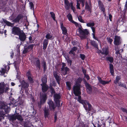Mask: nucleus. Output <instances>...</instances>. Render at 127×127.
<instances>
[{"label":"nucleus","instance_id":"obj_53","mask_svg":"<svg viewBox=\"0 0 127 127\" xmlns=\"http://www.w3.org/2000/svg\"><path fill=\"white\" fill-rule=\"evenodd\" d=\"M34 46V45L31 44V45H29L28 46H26V47H27V48H28V50L30 49H31V50H32L33 49Z\"/></svg>","mask_w":127,"mask_h":127},{"label":"nucleus","instance_id":"obj_17","mask_svg":"<svg viewBox=\"0 0 127 127\" xmlns=\"http://www.w3.org/2000/svg\"><path fill=\"white\" fill-rule=\"evenodd\" d=\"M71 2L69 3L68 0H64V6L66 9L68 10L71 6Z\"/></svg>","mask_w":127,"mask_h":127},{"label":"nucleus","instance_id":"obj_42","mask_svg":"<svg viewBox=\"0 0 127 127\" xmlns=\"http://www.w3.org/2000/svg\"><path fill=\"white\" fill-rule=\"evenodd\" d=\"M120 79L121 78L119 76H117L116 79L114 80V83L115 84H117Z\"/></svg>","mask_w":127,"mask_h":127},{"label":"nucleus","instance_id":"obj_51","mask_svg":"<svg viewBox=\"0 0 127 127\" xmlns=\"http://www.w3.org/2000/svg\"><path fill=\"white\" fill-rule=\"evenodd\" d=\"M66 85L67 89L68 90H70L71 88V84L69 82H66Z\"/></svg>","mask_w":127,"mask_h":127},{"label":"nucleus","instance_id":"obj_43","mask_svg":"<svg viewBox=\"0 0 127 127\" xmlns=\"http://www.w3.org/2000/svg\"><path fill=\"white\" fill-rule=\"evenodd\" d=\"M10 99L11 101V103H9V105H11V104H15L16 102V101H15V99L13 98L12 97L10 98Z\"/></svg>","mask_w":127,"mask_h":127},{"label":"nucleus","instance_id":"obj_14","mask_svg":"<svg viewBox=\"0 0 127 127\" xmlns=\"http://www.w3.org/2000/svg\"><path fill=\"white\" fill-rule=\"evenodd\" d=\"M69 70V69L67 67L64 68H61V73L64 75H65L68 73V72Z\"/></svg>","mask_w":127,"mask_h":127},{"label":"nucleus","instance_id":"obj_35","mask_svg":"<svg viewBox=\"0 0 127 127\" xmlns=\"http://www.w3.org/2000/svg\"><path fill=\"white\" fill-rule=\"evenodd\" d=\"M65 58L68 64H69V65L71 66L72 64V61L70 59L68 56L65 57Z\"/></svg>","mask_w":127,"mask_h":127},{"label":"nucleus","instance_id":"obj_57","mask_svg":"<svg viewBox=\"0 0 127 127\" xmlns=\"http://www.w3.org/2000/svg\"><path fill=\"white\" fill-rule=\"evenodd\" d=\"M28 78L30 83H32L33 82V80L31 76H28Z\"/></svg>","mask_w":127,"mask_h":127},{"label":"nucleus","instance_id":"obj_9","mask_svg":"<svg viewBox=\"0 0 127 127\" xmlns=\"http://www.w3.org/2000/svg\"><path fill=\"white\" fill-rule=\"evenodd\" d=\"M53 74L57 82L59 84L61 78L59 73L56 71L54 70L53 72Z\"/></svg>","mask_w":127,"mask_h":127},{"label":"nucleus","instance_id":"obj_47","mask_svg":"<svg viewBox=\"0 0 127 127\" xmlns=\"http://www.w3.org/2000/svg\"><path fill=\"white\" fill-rule=\"evenodd\" d=\"M14 66L15 68L16 69V71L17 72V74H18V73L19 72V69L18 68V64H17L15 62L14 63Z\"/></svg>","mask_w":127,"mask_h":127},{"label":"nucleus","instance_id":"obj_60","mask_svg":"<svg viewBox=\"0 0 127 127\" xmlns=\"http://www.w3.org/2000/svg\"><path fill=\"white\" fill-rule=\"evenodd\" d=\"M79 0H77V8L78 9H80V4L79 3Z\"/></svg>","mask_w":127,"mask_h":127},{"label":"nucleus","instance_id":"obj_4","mask_svg":"<svg viewBox=\"0 0 127 127\" xmlns=\"http://www.w3.org/2000/svg\"><path fill=\"white\" fill-rule=\"evenodd\" d=\"M80 87L81 86L79 84L78 85L75 84L74 86L73 89V93L75 96H78L81 95Z\"/></svg>","mask_w":127,"mask_h":127},{"label":"nucleus","instance_id":"obj_46","mask_svg":"<svg viewBox=\"0 0 127 127\" xmlns=\"http://www.w3.org/2000/svg\"><path fill=\"white\" fill-rule=\"evenodd\" d=\"M29 4L30 5V9H31L33 10V11H34V5L33 3L32 2H30L29 3ZM33 13H34V12Z\"/></svg>","mask_w":127,"mask_h":127},{"label":"nucleus","instance_id":"obj_49","mask_svg":"<svg viewBox=\"0 0 127 127\" xmlns=\"http://www.w3.org/2000/svg\"><path fill=\"white\" fill-rule=\"evenodd\" d=\"M50 14H51V16L52 18L53 19L54 21H55V17L54 13L53 12H51L50 13Z\"/></svg>","mask_w":127,"mask_h":127},{"label":"nucleus","instance_id":"obj_1","mask_svg":"<svg viewBox=\"0 0 127 127\" xmlns=\"http://www.w3.org/2000/svg\"><path fill=\"white\" fill-rule=\"evenodd\" d=\"M0 109H2V111H0V121L4 119L5 116H7L10 109L7 105L2 103H0Z\"/></svg>","mask_w":127,"mask_h":127},{"label":"nucleus","instance_id":"obj_23","mask_svg":"<svg viewBox=\"0 0 127 127\" xmlns=\"http://www.w3.org/2000/svg\"><path fill=\"white\" fill-rule=\"evenodd\" d=\"M4 82L0 83V94H2L4 92Z\"/></svg>","mask_w":127,"mask_h":127},{"label":"nucleus","instance_id":"obj_26","mask_svg":"<svg viewBox=\"0 0 127 127\" xmlns=\"http://www.w3.org/2000/svg\"><path fill=\"white\" fill-rule=\"evenodd\" d=\"M77 48L75 47H74L72 48L71 50L69 52L70 54H73L74 56L75 55V51L77 50Z\"/></svg>","mask_w":127,"mask_h":127},{"label":"nucleus","instance_id":"obj_38","mask_svg":"<svg viewBox=\"0 0 127 127\" xmlns=\"http://www.w3.org/2000/svg\"><path fill=\"white\" fill-rule=\"evenodd\" d=\"M42 65L43 67L44 71H45L47 69L46 64L45 62L43 61L42 62Z\"/></svg>","mask_w":127,"mask_h":127},{"label":"nucleus","instance_id":"obj_37","mask_svg":"<svg viewBox=\"0 0 127 127\" xmlns=\"http://www.w3.org/2000/svg\"><path fill=\"white\" fill-rule=\"evenodd\" d=\"M82 79L81 78H78L77 81H76L75 85H78V84L80 85L81 86L80 83L82 81Z\"/></svg>","mask_w":127,"mask_h":127},{"label":"nucleus","instance_id":"obj_31","mask_svg":"<svg viewBox=\"0 0 127 127\" xmlns=\"http://www.w3.org/2000/svg\"><path fill=\"white\" fill-rule=\"evenodd\" d=\"M108 49L106 48H103L102 50V51L101 52L103 55H107L108 54Z\"/></svg>","mask_w":127,"mask_h":127},{"label":"nucleus","instance_id":"obj_21","mask_svg":"<svg viewBox=\"0 0 127 127\" xmlns=\"http://www.w3.org/2000/svg\"><path fill=\"white\" fill-rule=\"evenodd\" d=\"M98 3L99 8H100L103 12H104L105 11V9L102 3L100 0H99L98 1Z\"/></svg>","mask_w":127,"mask_h":127},{"label":"nucleus","instance_id":"obj_36","mask_svg":"<svg viewBox=\"0 0 127 127\" xmlns=\"http://www.w3.org/2000/svg\"><path fill=\"white\" fill-rule=\"evenodd\" d=\"M77 96H78V99H77L78 101L80 103L83 104L85 102V100H81V96L80 95Z\"/></svg>","mask_w":127,"mask_h":127},{"label":"nucleus","instance_id":"obj_5","mask_svg":"<svg viewBox=\"0 0 127 127\" xmlns=\"http://www.w3.org/2000/svg\"><path fill=\"white\" fill-rule=\"evenodd\" d=\"M32 64H34L37 68L40 70L41 67V63L39 59L38 58H34L31 60Z\"/></svg>","mask_w":127,"mask_h":127},{"label":"nucleus","instance_id":"obj_40","mask_svg":"<svg viewBox=\"0 0 127 127\" xmlns=\"http://www.w3.org/2000/svg\"><path fill=\"white\" fill-rule=\"evenodd\" d=\"M95 23L93 22H90L87 24V26L89 27H93L95 25Z\"/></svg>","mask_w":127,"mask_h":127},{"label":"nucleus","instance_id":"obj_44","mask_svg":"<svg viewBox=\"0 0 127 127\" xmlns=\"http://www.w3.org/2000/svg\"><path fill=\"white\" fill-rule=\"evenodd\" d=\"M106 59L108 61L111 63L113 62L114 59L112 57H107L106 58Z\"/></svg>","mask_w":127,"mask_h":127},{"label":"nucleus","instance_id":"obj_33","mask_svg":"<svg viewBox=\"0 0 127 127\" xmlns=\"http://www.w3.org/2000/svg\"><path fill=\"white\" fill-rule=\"evenodd\" d=\"M109 69L110 73L112 75H113L114 74V67L113 64H109Z\"/></svg>","mask_w":127,"mask_h":127},{"label":"nucleus","instance_id":"obj_18","mask_svg":"<svg viewBox=\"0 0 127 127\" xmlns=\"http://www.w3.org/2000/svg\"><path fill=\"white\" fill-rule=\"evenodd\" d=\"M86 87L88 93L90 94H91L92 92V86L90 84H87Z\"/></svg>","mask_w":127,"mask_h":127},{"label":"nucleus","instance_id":"obj_32","mask_svg":"<svg viewBox=\"0 0 127 127\" xmlns=\"http://www.w3.org/2000/svg\"><path fill=\"white\" fill-rule=\"evenodd\" d=\"M22 85L23 88H27L29 86L28 84L25 82V81L23 80L22 82Z\"/></svg>","mask_w":127,"mask_h":127},{"label":"nucleus","instance_id":"obj_8","mask_svg":"<svg viewBox=\"0 0 127 127\" xmlns=\"http://www.w3.org/2000/svg\"><path fill=\"white\" fill-rule=\"evenodd\" d=\"M84 107L86 110L91 111L92 109L91 105L88 102L87 100H85V102L83 104Z\"/></svg>","mask_w":127,"mask_h":127},{"label":"nucleus","instance_id":"obj_29","mask_svg":"<svg viewBox=\"0 0 127 127\" xmlns=\"http://www.w3.org/2000/svg\"><path fill=\"white\" fill-rule=\"evenodd\" d=\"M3 22L6 24L7 26H11V27H13L14 26V23H12L10 22L7 21L5 19H3Z\"/></svg>","mask_w":127,"mask_h":127},{"label":"nucleus","instance_id":"obj_62","mask_svg":"<svg viewBox=\"0 0 127 127\" xmlns=\"http://www.w3.org/2000/svg\"><path fill=\"white\" fill-rule=\"evenodd\" d=\"M6 71V70L4 68H2L1 69V73L4 74Z\"/></svg>","mask_w":127,"mask_h":127},{"label":"nucleus","instance_id":"obj_2","mask_svg":"<svg viewBox=\"0 0 127 127\" xmlns=\"http://www.w3.org/2000/svg\"><path fill=\"white\" fill-rule=\"evenodd\" d=\"M8 118L10 121H11L12 122H14L16 119L21 121H22L23 120L22 116L18 113L12 115H9Z\"/></svg>","mask_w":127,"mask_h":127},{"label":"nucleus","instance_id":"obj_7","mask_svg":"<svg viewBox=\"0 0 127 127\" xmlns=\"http://www.w3.org/2000/svg\"><path fill=\"white\" fill-rule=\"evenodd\" d=\"M22 31L19 28L14 26L12 29V33L14 35H18Z\"/></svg>","mask_w":127,"mask_h":127},{"label":"nucleus","instance_id":"obj_56","mask_svg":"<svg viewBox=\"0 0 127 127\" xmlns=\"http://www.w3.org/2000/svg\"><path fill=\"white\" fill-rule=\"evenodd\" d=\"M121 109L122 111L125 112L127 114V109L123 107H121Z\"/></svg>","mask_w":127,"mask_h":127},{"label":"nucleus","instance_id":"obj_19","mask_svg":"<svg viewBox=\"0 0 127 127\" xmlns=\"http://www.w3.org/2000/svg\"><path fill=\"white\" fill-rule=\"evenodd\" d=\"M97 78L99 83L103 85H104L106 84H108L111 81V80L109 81H105L101 79V78L99 77H97Z\"/></svg>","mask_w":127,"mask_h":127},{"label":"nucleus","instance_id":"obj_27","mask_svg":"<svg viewBox=\"0 0 127 127\" xmlns=\"http://www.w3.org/2000/svg\"><path fill=\"white\" fill-rule=\"evenodd\" d=\"M61 28L63 31V33L65 35L67 32V31L65 27L64 26V25L63 23L61 24Z\"/></svg>","mask_w":127,"mask_h":127},{"label":"nucleus","instance_id":"obj_45","mask_svg":"<svg viewBox=\"0 0 127 127\" xmlns=\"http://www.w3.org/2000/svg\"><path fill=\"white\" fill-rule=\"evenodd\" d=\"M119 86L122 87L127 89V87H126V85L124 83H122L121 82L119 83Z\"/></svg>","mask_w":127,"mask_h":127},{"label":"nucleus","instance_id":"obj_11","mask_svg":"<svg viewBox=\"0 0 127 127\" xmlns=\"http://www.w3.org/2000/svg\"><path fill=\"white\" fill-rule=\"evenodd\" d=\"M43 113L45 119H49L50 115V111L49 109L45 107L43 110Z\"/></svg>","mask_w":127,"mask_h":127},{"label":"nucleus","instance_id":"obj_59","mask_svg":"<svg viewBox=\"0 0 127 127\" xmlns=\"http://www.w3.org/2000/svg\"><path fill=\"white\" fill-rule=\"evenodd\" d=\"M71 8L72 9L73 12H74L75 11V8L73 5V3L72 2H71Z\"/></svg>","mask_w":127,"mask_h":127},{"label":"nucleus","instance_id":"obj_25","mask_svg":"<svg viewBox=\"0 0 127 127\" xmlns=\"http://www.w3.org/2000/svg\"><path fill=\"white\" fill-rule=\"evenodd\" d=\"M41 81L42 83L41 84H46L47 82V76L46 75L42 77Z\"/></svg>","mask_w":127,"mask_h":127},{"label":"nucleus","instance_id":"obj_64","mask_svg":"<svg viewBox=\"0 0 127 127\" xmlns=\"http://www.w3.org/2000/svg\"><path fill=\"white\" fill-rule=\"evenodd\" d=\"M57 113H55V114L54 116V119H55V120H54V122H55L57 120Z\"/></svg>","mask_w":127,"mask_h":127},{"label":"nucleus","instance_id":"obj_63","mask_svg":"<svg viewBox=\"0 0 127 127\" xmlns=\"http://www.w3.org/2000/svg\"><path fill=\"white\" fill-rule=\"evenodd\" d=\"M62 67L61 68H64L65 67H66V64L64 63H62Z\"/></svg>","mask_w":127,"mask_h":127},{"label":"nucleus","instance_id":"obj_50","mask_svg":"<svg viewBox=\"0 0 127 127\" xmlns=\"http://www.w3.org/2000/svg\"><path fill=\"white\" fill-rule=\"evenodd\" d=\"M52 36L49 33L47 34L45 36L46 38L48 40V39H51L52 38Z\"/></svg>","mask_w":127,"mask_h":127},{"label":"nucleus","instance_id":"obj_58","mask_svg":"<svg viewBox=\"0 0 127 127\" xmlns=\"http://www.w3.org/2000/svg\"><path fill=\"white\" fill-rule=\"evenodd\" d=\"M80 57L81 59L82 60H84V59L85 58V56L84 55L80 54Z\"/></svg>","mask_w":127,"mask_h":127},{"label":"nucleus","instance_id":"obj_28","mask_svg":"<svg viewBox=\"0 0 127 127\" xmlns=\"http://www.w3.org/2000/svg\"><path fill=\"white\" fill-rule=\"evenodd\" d=\"M127 9V4H126L125 5L124 10L125 11H124L122 12L123 14H122V19L123 20H125L126 19L125 17V14L126 13V11Z\"/></svg>","mask_w":127,"mask_h":127},{"label":"nucleus","instance_id":"obj_16","mask_svg":"<svg viewBox=\"0 0 127 127\" xmlns=\"http://www.w3.org/2000/svg\"><path fill=\"white\" fill-rule=\"evenodd\" d=\"M67 17L69 20V21H70L72 23L75 24L76 26H78V24L77 22L74 21L72 20V18L71 14L69 13V14L67 16Z\"/></svg>","mask_w":127,"mask_h":127},{"label":"nucleus","instance_id":"obj_61","mask_svg":"<svg viewBox=\"0 0 127 127\" xmlns=\"http://www.w3.org/2000/svg\"><path fill=\"white\" fill-rule=\"evenodd\" d=\"M90 8L87 2L86 1V2L85 5V9H86Z\"/></svg>","mask_w":127,"mask_h":127},{"label":"nucleus","instance_id":"obj_13","mask_svg":"<svg viewBox=\"0 0 127 127\" xmlns=\"http://www.w3.org/2000/svg\"><path fill=\"white\" fill-rule=\"evenodd\" d=\"M120 37L119 36L116 35L115 36L114 43L116 46L120 45L121 43L120 41Z\"/></svg>","mask_w":127,"mask_h":127},{"label":"nucleus","instance_id":"obj_15","mask_svg":"<svg viewBox=\"0 0 127 127\" xmlns=\"http://www.w3.org/2000/svg\"><path fill=\"white\" fill-rule=\"evenodd\" d=\"M40 85L42 86V91L43 93L42 94V95L43 94L45 93L49 89V87L46 84H41Z\"/></svg>","mask_w":127,"mask_h":127},{"label":"nucleus","instance_id":"obj_41","mask_svg":"<svg viewBox=\"0 0 127 127\" xmlns=\"http://www.w3.org/2000/svg\"><path fill=\"white\" fill-rule=\"evenodd\" d=\"M76 127H89L88 126L83 123H80Z\"/></svg>","mask_w":127,"mask_h":127},{"label":"nucleus","instance_id":"obj_6","mask_svg":"<svg viewBox=\"0 0 127 127\" xmlns=\"http://www.w3.org/2000/svg\"><path fill=\"white\" fill-rule=\"evenodd\" d=\"M47 94L46 93L40 95V102L38 103V107L39 108H41V105L44 103L47 99Z\"/></svg>","mask_w":127,"mask_h":127},{"label":"nucleus","instance_id":"obj_20","mask_svg":"<svg viewBox=\"0 0 127 127\" xmlns=\"http://www.w3.org/2000/svg\"><path fill=\"white\" fill-rule=\"evenodd\" d=\"M22 18V16L20 15H18L16 18L12 21V22L15 23H18L20 20Z\"/></svg>","mask_w":127,"mask_h":127},{"label":"nucleus","instance_id":"obj_10","mask_svg":"<svg viewBox=\"0 0 127 127\" xmlns=\"http://www.w3.org/2000/svg\"><path fill=\"white\" fill-rule=\"evenodd\" d=\"M49 105V109L51 111H55L56 106L55 105L53 102L51 100H49L48 103Z\"/></svg>","mask_w":127,"mask_h":127},{"label":"nucleus","instance_id":"obj_22","mask_svg":"<svg viewBox=\"0 0 127 127\" xmlns=\"http://www.w3.org/2000/svg\"><path fill=\"white\" fill-rule=\"evenodd\" d=\"M48 42V41L47 39H45L43 41V49L45 50L47 47Z\"/></svg>","mask_w":127,"mask_h":127},{"label":"nucleus","instance_id":"obj_39","mask_svg":"<svg viewBox=\"0 0 127 127\" xmlns=\"http://www.w3.org/2000/svg\"><path fill=\"white\" fill-rule=\"evenodd\" d=\"M29 52V50L26 46H24V50L23 51V53L25 54Z\"/></svg>","mask_w":127,"mask_h":127},{"label":"nucleus","instance_id":"obj_55","mask_svg":"<svg viewBox=\"0 0 127 127\" xmlns=\"http://www.w3.org/2000/svg\"><path fill=\"white\" fill-rule=\"evenodd\" d=\"M107 39L108 41V42H109L110 44L112 43L113 41V39H112L111 38L109 37H107Z\"/></svg>","mask_w":127,"mask_h":127},{"label":"nucleus","instance_id":"obj_12","mask_svg":"<svg viewBox=\"0 0 127 127\" xmlns=\"http://www.w3.org/2000/svg\"><path fill=\"white\" fill-rule=\"evenodd\" d=\"M19 36V38L20 41H25L26 38V35L23 31L18 35Z\"/></svg>","mask_w":127,"mask_h":127},{"label":"nucleus","instance_id":"obj_24","mask_svg":"<svg viewBox=\"0 0 127 127\" xmlns=\"http://www.w3.org/2000/svg\"><path fill=\"white\" fill-rule=\"evenodd\" d=\"M60 93L55 94L54 95V101L59 100L60 99L61 96Z\"/></svg>","mask_w":127,"mask_h":127},{"label":"nucleus","instance_id":"obj_54","mask_svg":"<svg viewBox=\"0 0 127 127\" xmlns=\"http://www.w3.org/2000/svg\"><path fill=\"white\" fill-rule=\"evenodd\" d=\"M55 102L56 104V106H57L58 107H59L60 106V100H57L55 101Z\"/></svg>","mask_w":127,"mask_h":127},{"label":"nucleus","instance_id":"obj_30","mask_svg":"<svg viewBox=\"0 0 127 127\" xmlns=\"http://www.w3.org/2000/svg\"><path fill=\"white\" fill-rule=\"evenodd\" d=\"M91 44L94 47L96 48L98 50V44L96 43L95 42L94 40H91L90 42Z\"/></svg>","mask_w":127,"mask_h":127},{"label":"nucleus","instance_id":"obj_34","mask_svg":"<svg viewBox=\"0 0 127 127\" xmlns=\"http://www.w3.org/2000/svg\"><path fill=\"white\" fill-rule=\"evenodd\" d=\"M115 50L116 51V52L115 53L117 55L120 54V49L119 47L117 46H115Z\"/></svg>","mask_w":127,"mask_h":127},{"label":"nucleus","instance_id":"obj_3","mask_svg":"<svg viewBox=\"0 0 127 127\" xmlns=\"http://www.w3.org/2000/svg\"><path fill=\"white\" fill-rule=\"evenodd\" d=\"M78 32L80 34L78 35L81 39L86 38L87 37L86 35L89 34V33L87 29L83 30L80 28H79Z\"/></svg>","mask_w":127,"mask_h":127},{"label":"nucleus","instance_id":"obj_52","mask_svg":"<svg viewBox=\"0 0 127 127\" xmlns=\"http://www.w3.org/2000/svg\"><path fill=\"white\" fill-rule=\"evenodd\" d=\"M78 18L79 20L81 22L84 23V21L83 20L81 16H79L78 17Z\"/></svg>","mask_w":127,"mask_h":127},{"label":"nucleus","instance_id":"obj_48","mask_svg":"<svg viewBox=\"0 0 127 127\" xmlns=\"http://www.w3.org/2000/svg\"><path fill=\"white\" fill-rule=\"evenodd\" d=\"M50 90L51 91V92L52 94H55V91L54 89L53 88L52 86H50L49 87Z\"/></svg>","mask_w":127,"mask_h":127}]
</instances>
